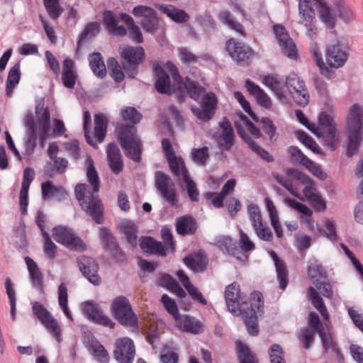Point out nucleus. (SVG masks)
I'll return each mask as SVG.
<instances>
[{
    "mask_svg": "<svg viewBox=\"0 0 363 363\" xmlns=\"http://www.w3.org/2000/svg\"><path fill=\"white\" fill-rule=\"evenodd\" d=\"M86 176L91 185L78 184L75 186V196L82 209L98 224L104 222L103 205L99 199V179L91 157L86 160Z\"/></svg>",
    "mask_w": 363,
    "mask_h": 363,
    "instance_id": "nucleus-1",
    "label": "nucleus"
},
{
    "mask_svg": "<svg viewBox=\"0 0 363 363\" xmlns=\"http://www.w3.org/2000/svg\"><path fill=\"white\" fill-rule=\"evenodd\" d=\"M121 116L124 121L131 124H118L116 133L128 157L138 162L141 160V141L136 133L135 125L141 121L143 116L135 108L127 106L121 111Z\"/></svg>",
    "mask_w": 363,
    "mask_h": 363,
    "instance_id": "nucleus-2",
    "label": "nucleus"
},
{
    "mask_svg": "<svg viewBox=\"0 0 363 363\" xmlns=\"http://www.w3.org/2000/svg\"><path fill=\"white\" fill-rule=\"evenodd\" d=\"M256 296L257 299L254 298L253 302L250 304V311L242 313L240 305L241 298L240 285L233 282L227 286L225 290V298L228 311L234 315H242L247 330L252 335H256L258 333L257 319L263 307L261 297L258 294H256Z\"/></svg>",
    "mask_w": 363,
    "mask_h": 363,
    "instance_id": "nucleus-3",
    "label": "nucleus"
},
{
    "mask_svg": "<svg viewBox=\"0 0 363 363\" xmlns=\"http://www.w3.org/2000/svg\"><path fill=\"white\" fill-rule=\"evenodd\" d=\"M298 121L318 138H322L325 144L334 150L338 142L336 123L333 117L325 112H321L318 117V125L311 123L301 110L296 111Z\"/></svg>",
    "mask_w": 363,
    "mask_h": 363,
    "instance_id": "nucleus-4",
    "label": "nucleus"
},
{
    "mask_svg": "<svg viewBox=\"0 0 363 363\" xmlns=\"http://www.w3.org/2000/svg\"><path fill=\"white\" fill-rule=\"evenodd\" d=\"M347 155L357 154L363 139V105L352 104L347 111Z\"/></svg>",
    "mask_w": 363,
    "mask_h": 363,
    "instance_id": "nucleus-5",
    "label": "nucleus"
},
{
    "mask_svg": "<svg viewBox=\"0 0 363 363\" xmlns=\"http://www.w3.org/2000/svg\"><path fill=\"white\" fill-rule=\"evenodd\" d=\"M184 86L190 97L198 101L203 96L202 107L191 106L193 113L201 121L210 120L215 113L217 104L216 95L213 92L205 94V89L196 82L186 77Z\"/></svg>",
    "mask_w": 363,
    "mask_h": 363,
    "instance_id": "nucleus-6",
    "label": "nucleus"
},
{
    "mask_svg": "<svg viewBox=\"0 0 363 363\" xmlns=\"http://www.w3.org/2000/svg\"><path fill=\"white\" fill-rule=\"evenodd\" d=\"M108 119L103 113L94 115V130L92 133L91 130V113L86 111L84 112L83 128L86 143L97 149L98 143H102L106 135Z\"/></svg>",
    "mask_w": 363,
    "mask_h": 363,
    "instance_id": "nucleus-7",
    "label": "nucleus"
},
{
    "mask_svg": "<svg viewBox=\"0 0 363 363\" xmlns=\"http://www.w3.org/2000/svg\"><path fill=\"white\" fill-rule=\"evenodd\" d=\"M349 56L350 46L344 38H337L325 47V58L327 65L330 68L342 67L348 60Z\"/></svg>",
    "mask_w": 363,
    "mask_h": 363,
    "instance_id": "nucleus-8",
    "label": "nucleus"
},
{
    "mask_svg": "<svg viewBox=\"0 0 363 363\" xmlns=\"http://www.w3.org/2000/svg\"><path fill=\"white\" fill-rule=\"evenodd\" d=\"M236 128L240 137L248 144L250 147L255 152L262 158L267 162L273 160V157L269 154L265 150L262 149L255 142L251 140L248 133L256 138L261 137L262 133L259 128L255 127L246 116L242 117L240 123H236Z\"/></svg>",
    "mask_w": 363,
    "mask_h": 363,
    "instance_id": "nucleus-9",
    "label": "nucleus"
},
{
    "mask_svg": "<svg viewBox=\"0 0 363 363\" xmlns=\"http://www.w3.org/2000/svg\"><path fill=\"white\" fill-rule=\"evenodd\" d=\"M182 86L177 67L171 62L160 65V94H172Z\"/></svg>",
    "mask_w": 363,
    "mask_h": 363,
    "instance_id": "nucleus-10",
    "label": "nucleus"
},
{
    "mask_svg": "<svg viewBox=\"0 0 363 363\" xmlns=\"http://www.w3.org/2000/svg\"><path fill=\"white\" fill-rule=\"evenodd\" d=\"M123 67L128 77L135 78L138 72L139 65L143 62L145 51L142 47L121 46L119 48Z\"/></svg>",
    "mask_w": 363,
    "mask_h": 363,
    "instance_id": "nucleus-11",
    "label": "nucleus"
},
{
    "mask_svg": "<svg viewBox=\"0 0 363 363\" xmlns=\"http://www.w3.org/2000/svg\"><path fill=\"white\" fill-rule=\"evenodd\" d=\"M111 311L113 317L121 325L132 328L138 326V317L125 297H116L112 303Z\"/></svg>",
    "mask_w": 363,
    "mask_h": 363,
    "instance_id": "nucleus-12",
    "label": "nucleus"
},
{
    "mask_svg": "<svg viewBox=\"0 0 363 363\" xmlns=\"http://www.w3.org/2000/svg\"><path fill=\"white\" fill-rule=\"evenodd\" d=\"M300 23L304 25L306 28V35L312 40L318 35V28L315 26V13L310 0H299Z\"/></svg>",
    "mask_w": 363,
    "mask_h": 363,
    "instance_id": "nucleus-13",
    "label": "nucleus"
},
{
    "mask_svg": "<svg viewBox=\"0 0 363 363\" xmlns=\"http://www.w3.org/2000/svg\"><path fill=\"white\" fill-rule=\"evenodd\" d=\"M52 237L58 243L67 246L71 250L82 251L85 250L84 242L67 227L57 226L53 229Z\"/></svg>",
    "mask_w": 363,
    "mask_h": 363,
    "instance_id": "nucleus-14",
    "label": "nucleus"
},
{
    "mask_svg": "<svg viewBox=\"0 0 363 363\" xmlns=\"http://www.w3.org/2000/svg\"><path fill=\"white\" fill-rule=\"evenodd\" d=\"M286 85L294 101L299 106H305L309 102V94L304 82L295 73L290 74L286 78Z\"/></svg>",
    "mask_w": 363,
    "mask_h": 363,
    "instance_id": "nucleus-15",
    "label": "nucleus"
},
{
    "mask_svg": "<svg viewBox=\"0 0 363 363\" xmlns=\"http://www.w3.org/2000/svg\"><path fill=\"white\" fill-rule=\"evenodd\" d=\"M285 173L288 177H292L303 186L301 196L303 197L304 201H308L318 194L313 181L305 173L294 168L286 169Z\"/></svg>",
    "mask_w": 363,
    "mask_h": 363,
    "instance_id": "nucleus-16",
    "label": "nucleus"
},
{
    "mask_svg": "<svg viewBox=\"0 0 363 363\" xmlns=\"http://www.w3.org/2000/svg\"><path fill=\"white\" fill-rule=\"evenodd\" d=\"M135 354V345L131 339L123 337L116 341L113 356L118 363H133Z\"/></svg>",
    "mask_w": 363,
    "mask_h": 363,
    "instance_id": "nucleus-17",
    "label": "nucleus"
},
{
    "mask_svg": "<svg viewBox=\"0 0 363 363\" xmlns=\"http://www.w3.org/2000/svg\"><path fill=\"white\" fill-rule=\"evenodd\" d=\"M226 50L230 56L236 62L247 65L253 57L252 50L247 45L230 39L226 44Z\"/></svg>",
    "mask_w": 363,
    "mask_h": 363,
    "instance_id": "nucleus-18",
    "label": "nucleus"
},
{
    "mask_svg": "<svg viewBox=\"0 0 363 363\" xmlns=\"http://www.w3.org/2000/svg\"><path fill=\"white\" fill-rule=\"evenodd\" d=\"M133 14L140 18V23L145 30L152 32L157 29L158 19L157 13L152 8L142 5L137 6L133 9Z\"/></svg>",
    "mask_w": 363,
    "mask_h": 363,
    "instance_id": "nucleus-19",
    "label": "nucleus"
},
{
    "mask_svg": "<svg viewBox=\"0 0 363 363\" xmlns=\"http://www.w3.org/2000/svg\"><path fill=\"white\" fill-rule=\"evenodd\" d=\"M274 32L283 53L289 58L296 59L298 55L296 47L286 28L281 25H275Z\"/></svg>",
    "mask_w": 363,
    "mask_h": 363,
    "instance_id": "nucleus-20",
    "label": "nucleus"
},
{
    "mask_svg": "<svg viewBox=\"0 0 363 363\" xmlns=\"http://www.w3.org/2000/svg\"><path fill=\"white\" fill-rule=\"evenodd\" d=\"M77 262L81 272L89 281L95 286L99 285L101 279L98 274L99 265L96 261L90 257L80 256Z\"/></svg>",
    "mask_w": 363,
    "mask_h": 363,
    "instance_id": "nucleus-21",
    "label": "nucleus"
},
{
    "mask_svg": "<svg viewBox=\"0 0 363 363\" xmlns=\"http://www.w3.org/2000/svg\"><path fill=\"white\" fill-rule=\"evenodd\" d=\"M35 112L38 122L40 127V143L43 145L44 141L48 138V133L50 129V113L48 108L45 107L43 99L36 101Z\"/></svg>",
    "mask_w": 363,
    "mask_h": 363,
    "instance_id": "nucleus-22",
    "label": "nucleus"
},
{
    "mask_svg": "<svg viewBox=\"0 0 363 363\" xmlns=\"http://www.w3.org/2000/svg\"><path fill=\"white\" fill-rule=\"evenodd\" d=\"M82 311L94 323L105 327L113 328L115 323L106 315L97 304L91 301L83 303Z\"/></svg>",
    "mask_w": 363,
    "mask_h": 363,
    "instance_id": "nucleus-23",
    "label": "nucleus"
},
{
    "mask_svg": "<svg viewBox=\"0 0 363 363\" xmlns=\"http://www.w3.org/2000/svg\"><path fill=\"white\" fill-rule=\"evenodd\" d=\"M160 194L170 206L177 207L178 206L179 198L174 182L169 176L161 172Z\"/></svg>",
    "mask_w": 363,
    "mask_h": 363,
    "instance_id": "nucleus-24",
    "label": "nucleus"
},
{
    "mask_svg": "<svg viewBox=\"0 0 363 363\" xmlns=\"http://www.w3.org/2000/svg\"><path fill=\"white\" fill-rule=\"evenodd\" d=\"M220 128L214 138L217 143L224 150H228L234 143L233 129L229 121L223 120L219 124Z\"/></svg>",
    "mask_w": 363,
    "mask_h": 363,
    "instance_id": "nucleus-25",
    "label": "nucleus"
},
{
    "mask_svg": "<svg viewBox=\"0 0 363 363\" xmlns=\"http://www.w3.org/2000/svg\"><path fill=\"white\" fill-rule=\"evenodd\" d=\"M100 238L105 247L110 251L113 257L117 261H122L124 259V254L111 232L104 228L100 229Z\"/></svg>",
    "mask_w": 363,
    "mask_h": 363,
    "instance_id": "nucleus-26",
    "label": "nucleus"
},
{
    "mask_svg": "<svg viewBox=\"0 0 363 363\" xmlns=\"http://www.w3.org/2000/svg\"><path fill=\"white\" fill-rule=\"evenodd\" d=\"M183 262L192 271L201 272L206 269L208 259L204 252L200 250L196 253L186 256L184 258Z\"/></svg>",
    "mask_w": 363,
    "mask_h": 363,
    "instance_id": "nucleus-27",
    "label": "nucleus"
},
{
    "mask_svg": "<svg viewBox=\"0 0 363 363\" xmlns=\"http://www.w3.org/2000/svg\"><path fill=\"white\" fill-rule=\"evenodd\" d=\"M106 154L108 165L111 171L118 174L123 170V163L118 145L115 143H109L106 147Z\"/></svg>",
    "mask_w": 363,
    "mask_h": 363,
    "instance_id": "nucleus-28",
    "label": "nucleus"
},
{
    "mask_svg": "<svg viewBox=\"0 0 363 363\" xmlns=\"http://www.w3.org/2000/svg\"><path fill=\"white\" fill-rule=\"evenodd\" d=\"M176 321L177 327L184 332L199 334L203 330L202 323L189 315L179 316Z\"/></svg>",
    "mask_w": 363,
    "mask_h": 363,
    "instance_id": "nucleus-29",
    "label": "nucleus"
},
{
    "mask_svg": "<svg viewBox=\"0 0 363 363\" xmlns=\"http://www.w3.org/2000/svg\"><path fill=\"white\" fill-rule=\"evenodd\" d=\"M264 204L269 213L271 225L275 231L276 235L278 238H281L283 236V229L279 220L278 211L274 202L269 198L267 197L264 199Z\"/></svg>",
    "mask_w": 363,
    "mask_h": 363,
    "instance_id": "nucleus-30",
    "label": "nucleus"
},
{
    "mask_svg": "<svg viewBox=\"0 0 363 363\" xmlns=\"http://www.w3.org/2000/svg\"><path fill=\"white\" fill-rule=\"evenodd\" d=\"M263 83L275 94L277 99L283 104H286L288 100L284 91V85L274 75L265 76L262 80Z\"/></svg>",
    "mask_w": 363,
    "mask_h": 363,
    "instance_id": "nucleus-31",
    "label": "nucleus"
},
{
    "mask_svg": "<svg viewBox=\"0 0 363 363\" xmlns=\"http://www.w3.org/2000/svg\"><path fill=\"white\" fill-rule=\"evenodd\" d=\"M74 64L71 59H65L63 62L62 80L65 87L69 89L74 88L77 74L74 70Z\"/></svg>",
    "mask_w": 363,
    "mask_h": 363,
    "instance_id": "nucleus-32",
    "label": "nucleus"
},
{
    "mask_svg": "<svg viewBox=\"0 0 363 363\" xmlns=\"http://www.w3.org/2000/svg\"><path fill=\"white\" fill-rule=\"evenodd\" d=\"M284 202L289 207L299 212L301 214L300 218L303 220L306 223H307L308 225H313V220L311 218L313 211L310 208L290 198L284 199Z\"/></svg>",
    "mask_w": 363,
    "mask_h": 363,
    "instance_id": "nucleus-33",
    "label": "nucleus"
},
{
    "mask_svg": "<svg viewBox=\"0 0 363 363\" xmlns=\"http://www.w3.org/2000/svg\"><path fill=\"white\" fill-rule=\"evenodd\" d=\"M177 275L178 279L185 287V289L188 291L189 294L196 300L199 301L202 304L205 305L207 303V301L205 298H203L201 293H200L198 289L194 287L190 280L189 277L185 274L183 270H179L177 272Z\"/></svg>",
    "mask_w": 363,
    "mask_h": 363,
    "instance_id": "nucleus-34",
    "label": "nucleus"
},
{
    "mask_svg": "<svg viewBox=\"0 0 363 363\" xmlns=\"http://www.w3.org/2000/svg\"><path fill=\"white\" fill-rule=\"evenodd\" d=\"M269 254L274 262L280 288L281 289H285L288 284V272L286 267L283 261L279 258L274 251H271Z\"/></svg>",
    "mask_w": 363,
    "mask_h": 363,
    "instance_id": "nucleus-35",
    "label": "nucleus"
},
{
    "mask_svg": "<svg viewBox=\"0 0 363 363\" xmlns=\"http://www.w3.org/2000/svg\"><path fill=\"white\" fill-rule=\"evenodd\" d=\"M25 261L28 267L33 286L38 289H42L43 274L36 262L29 257H26Z\"/></svg>",
    "mask_w": 363,
    "mask_h": 363,
    "instance_id": "nucleus-36",
    "label": "nucleus"
},
{
    "mask_svg": "<svg viewBox=\"0 0 363 363\" xmlns=\"http://www.w3.org/2000/svg\"><path fill=\"white\" fill-rule=\"evenodd\" d=\"M89 62L91 69L98 77L103 78L106 74V69L99 52H94L89 55Z\"/></svg>",
    "mask_w": 363,
    "mask_h": 363,
    "instance_id": "nucleus-37",
    "label": "nucleus"
},
{
    "mask_svg": "<svg viewBox=\"0 0 363 363\" xmlns=\"http://www.w3.org/2000/svg\"><path fill=\"white\" fill-rule=\"evenodd\" d=\"M21 63L18 62L9 70L6 79V91L8 96H11L14 87L18 84L21 77Z\"/></svg>",
    "mask_w": 363,
    "mask_h": 363,
    "instance_id": "nucleus-38",
    "label": "nucleus"
},
{
    "mask_svg": "<svg viewBox=\"0 0 363 363\" xmlns=\"http://www.w3.org/2000/svg\"><path fill=\"white\" fill-rule=\"evenodd\" d=\"M42 196L43 199L55 196H63L66 191L62 186H55L52 181H47L41 184Z\"/></svg>",
    "mask_w": 363,
    "mask_h": 363,
    "instance_id": "nucleus-39",
    "label": "nucleus"
},
{
    "mask_svg": "<svg viewBox=\"0 0 363 363\" xmlns=\"http://www.w3.org/2000/svg\"><path fill=\"white\" fill-rule=\"evenodd\" d=\"M308 292L309 299L311 300L312 305L320 312L324 320H328L329 313L318 293L313 287H309Z\"/></svg>",
    "mask_w": 363,
    "mask_h": 363,
    "instance_id": "nucleus-40",
    "label": "nucleus"
},
{
    "mask_svg": "<svg viewBox=\"0 0 363 363\" xmlns=\"http://www.w3.org/2000/svg\"><path fill=\"white\" fill-rule=\"evenodd\" d=\"M162 238L163 243L162 244L160 242V256H166L169 253L174 252L175 250V246L173 242L172 235L168 228H162Z\"/></svg>",
    "mask_w": 363,
    "mask_h": 363,
    "instance_id": "nucleus-41",
    "label": "nucleus"
},
{
    "mask_svg": "<svg viewBox=\"0 0 363 363\" xmlns=\"http://www.w3.org/2000/svg\"><path fill=\"white\" fill-rule=\"evenodd\" d=\"M320 6V18L328 28H333L335 25V17L330 9L326 5L324 0H315Z\"/></svg>",
    "mask_w": 363,
    "mask_h": 363,
    "instance_id": "nucleus-42",
    "label": "nucleus"
},
{
    "mask_svg": "<svg viewBox=\"0 0 363 363\" xmlns=\"http://www.w3.org/2000/svg\"><path fill=\"white\" fill-rule=\"evenodd\" d=\"M160 12L177 23H183L189 19V16L184 11L177 9L172 6H160Z\"/></svg>",
    "mask_w": 363,
    "mask_h": 363,
    "instance_id": "nucleus-43",
    "label": "nucleus"
},
{
    "mask_svg": "<svg viewBox=\"0 0 363 363\" xmlns=\"http://www.w3.org/2000/svg\"><path fill=\"white\" fill-rule=\"evenodd\" d=\"M172 172L176 176H181L182 178L188 175L189 172L185 166L184 162L181 157L175 156L171 160H167Z\"/></svg>",
    "mask_w": 363,
    "mask_h": 363,
    "instance_id": "nucleus-44",
    "label": "nucleus"
},
{
    "mask_svg": "<svg viewBox=\"0 0 363 363\" xmlns=\"http://www.w3.org/2000/svg\"><path fill=\"white\" fill-rule=\"evenodd\" d=\"M195 230V223L191 216H184L178 219L177 222V231L179 234H192Z\"/></svg>",
    "mask_w": 363,
    "mask_h": 363,
    "instance_id": "nucleus-45",
    "label": "nucleus"
},
{
    "mask_svg": "<svg viewBox=\"0 0 363 363\" xmlns=\"http://www.w3.org/2000/svg\"><path fill=\"white\" fill-rule=\"evenodd\" d=\"M160 285H165L179 297H184L186 296L184 290L181 288L176 280L169 274H160Z\"/></svg>",
    "mask_w": 363,
    "mask_h": 363,
    "instance_id": "nucleus-46",
    "label": "nucleus"
},
{
    "mask_svg": "<svg viewBox=\"0 0 363 363\" xmlns=\"http://www.w3.org/2000/svg\"><path fill=\"white\" fill-rule=\"evenodd\" d=\"M174 350L175 348L173 342L165 344L160 354V360L164 363H177L179 356Z\"/></svg>",
    "mask_w": 363,
    "mask_h": 363,
    "instance_id": "nucleus-47",
    "label": "nucleus"
},
{
    "mask_svg": "<svg viewBox=\"0 0 363 363\" xmlns=\"http://www.w3.org/2000/svg\"><path fill=\"white\" fill-rule=\"evenodd\" d=\"M307 274L315 286H318L320 278H325L326 277V273L323 267L318 263H313L308 266Z\"/></svg>",
    "mask_w": 363,
    "mask_h": 363,
    "instance_id": "nucleus-48",
    "label": "nucleus"
},
{
    "mask_svg": "<svg viewBox=\"0 0 363 363\" xmlns=\"http://www.w3.org/2000/svg\"><path fill=\"white\" fill-rule=\"evenodd\" d=\"M107 63L111 77L116 82H121L124 79L125 75L118 61L115 58L111 57L108 60Z\"/></svg>",
    "mask_w": 363,
    "mask_h": 363,
    "instance_id": "nucleus-49",
    "label": "nucleus"
},
{
    "mask_svg": "<svg viewBox=\"0 0 363 363\" xmlns=\"http://www.w3.org/2000/svg\"><path fill=\"white\" fill-rule=\"evenodd\" d=\"M43 4L48 16L52 19H57L64 11L59 0H43Z\"/></svg>",
    "mask_w": 363,
    "mask_h": 363,
    "instance_id": "nucleus-50",
    "label": "nucleus"
},
{
    "mask_svg": "<svg viewBox=\"0 0 363 363\" xmlns=\"http://www.w3.org/2000/svg\"><path fill=\"white\" fill-rule=\"evenodd\" d=\"M323 227L324 228H318L319 233L333 242L337 241L338 236L336 232V225L335 221L332 220H326L323 223Z\"/></svg>",
    "mask_w": 363,
    "mask_h": 363,
    "instance_id": "nucleus-51",
    "label": "nucleus"
},
{
    "mask_svg": "<svg viewBox=\"0 0 363 363\" xmlns=\"http://www.w3.org/2000/svg\"><path fill=\"white\" fill-rule=\"evenodd\" d=\"M140 247L143 252L148 254L159 253V242L151 237H142L140 239Z\"/></svg>",
    "mask_w": 363,
    "mask_h": 363,
    "instance_id": "nucleus-52",
    "label": "nucleus"
},
{
    "mask_svg": "<svg viewBox=\"0 0 363 363\" xmlns=\"http://www.w3.org/2000/svg\"><path fill=\"white\" fill-rule=\"evenodd\" d=\"M90 350L94 358L100 363H108L109 362L108 353L105 347L99 342H94L90 346Z\"/></svg>",
    "mask_w": 363,
    "mask_h": 363,
    "instance_id": "nucleus-53",
    "label": "nucleus"
},
{
    "mask_svg": "<svg viewBox=\"0 0 363 363\" xmlns=\"http://www.w3.org/2000/svg\"><path fill=\"white\" fill-rule=\"evenodd\" d=\"M318 335L320 337L324 349L326 351L332 350L334 352L338 353L339 349L336 344L334 342L330 332L328 328H326L323 330H318Z\"/></svg>",
    "mask_w": 363,
    "mask_h": 363,
    "instance_id": "nucleus-54",
    "label": "nucleus"
},
{
    "mask_svg": "<svg viewBox=\"0 0 363 363\" xmlns=\"http://www.w3.org/2000/svg\"><path fill=\"white\" fill-rule=\"evenodd\" d=\"M247 213L252 228L260 225L264 223L259 207L254 203L247 206Z\"/></svg>",
    "mask_w": 363,
    "mask_h": 363,
    "instance_id": "nucleus-55",
    "label": "nucleus"
},
{
    "mask_svg": "<svg viewBox=\"0 0 363 363\" xmlns=\"http://www.w3.org/2000/svg\"><path fill=\"white\" fill-rule=\"evenodd\" d=\"M237 350L241 363H257L256 358L252 354L249 348L242 342L237 343Z\"/></svg>",
    "mask_w": 363,
    "mask_h": 363,
    "instance_id": "nucleus-56",
    "label": "nucleus"
},
{
    "mask_svg": "<svg viewBox=\"0 0 363 363\" xmlns=\"http://www.w3.org/2000/svg\"><path fill=\"white\" fill-rule=\"evenodd\" d=\"M208 149L206 147L193 149L191 151L192 160L199 165H204L208 160Z\"/></svg>",
    "mask_w": 363,
    "mask_h": 363,
    "instance_id": "nucleus-57",
    "label": "nucleus"
},
{
    "mask_svg": "<svg viewBox=\"0 0 363 363\" xmlns=\"http://www.w3.org/2000/svg\"><path fill=\"white\" fill-rule=\"evenodd\" d=\"M269 355L271 363H286L283 349L279 345L273 344L269 350Z\"/></svg>",
    "mask_w": 363,
    "mask_h": 363,
    "instance_id": "nucleus-58",
    "label": "nucleus"
},
{
    "mask_svg": "<svg viewBox=\"0 0 363 363\" xmlns=\"http://www.w3.org/2000/svg\"><path fill=\"white\" fill-rule=\"evenodd\" d=\"M47 330L55 337L57 342L61 341V329L57 321L51 316L46 321L43 323Z\"/></svg>",
    "mask_w": 363,
    "mask_h": 363,
    "instance_id": "nucleus-59",
    "label": "nucleus"
},
{
    "mask_svg": "<svg viewBox=\"0 0 363 363\" xmlns=\"http://www.w3.org/2000/svg\"><path fill=\"white\" fill-rule=\"evenodd\" d=\"M272 176L279 184L284 186L293 196L298 198L299 200L304 201L303 197H302L297 190L293 187L292 184L287 179H284L278 173H273Z\"/></svg>",
    "mask_w": 363,
    "mask_h": 363,
    "instance_id": "nucleus-60",
    "label": "nucleus"
},
{
    "mask_svg": "<svg viewBox=\"0 0 363 363\" xmlns=\"http://www.w3.org/2000/svg\"><path fill=\"white\" fill-rule=\"evenodd\" d=\"M32 309L33 314L42 323L52 316L50 313L39 302L33 303Z\"/></svg>",
    "mask_w": 363,
    "mask_h": 363,
    "instance_id": "nucleus-61",
    "label": "nucleus"
},
{
    "mask_svg": "<svg viewBox=\"0 0 363 363\" xmlns=\"http://www.w3.org/2000/svg\"><path fill=\"white\" fill-rule=\"evenodd\" d=\"M161 301L164 304L167 312L172 315L174 319L176 320L180 316L177 306L175 301L170 298L167 295H163Z\"/></svg>",
    "mask_w": 363,
    "mask_h": 363,
    "instance_id": "nucleus-62",
    "label": "nucleus"
},
{
    "mask_svg": "<svg viewBox=\"0 0 363 363\" xmlns=\"http://www.w3.org/2000/svg\"><path fill=\"white\" fill-rule=\"evenodd\" d=\"M256 235L262 240L270 242L273 238V233L264 223L253 228Z\"/></svg>",
    "mask_w": 363,
    "mask_h": 363,
    "instance_id": "nucleus-63",
    "label": "nucleus"
},
{
    "mask_svg": "<svg viewBox=\"0 0 363 363\" xmlns=\"http://www.w3.org/2000/svg\"><path fill=\"white\" fill-rule=\"evenodd\" d=\"M355 175L362 179L357 187L356 194L358 198L363 199V158L359 161L356 166Z\"/></svg>",
    "mask_w": 363,
    "mask_h": 363,
    "instance_id": "nucleus-64",
    "label": "nucleus"
}]
</instances>
